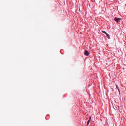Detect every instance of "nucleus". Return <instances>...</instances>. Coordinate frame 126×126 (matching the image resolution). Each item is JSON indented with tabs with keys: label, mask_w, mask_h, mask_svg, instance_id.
I'll return each mask as SVG.
<instances>
[{
	"label": "nucleus",
	"mask_w": 126,
	"mask_h": 126,
	"mask_svg": "<svg viewBox=\"0 0 126 126\" xmlns=\"http://www.w3.org/2000/svg\"><path fill=\"white\" fill-rule=\"evenodd\" d=\"M84 55L85 56H89V53L88 52V51L85 50Z\"/></svg>",
	"instance_id": "nucleus-1"
},
{
	"label": "nucleus",
	"mask_w": 126,
	"mask_h": 126,
	"mask_svg": "<svg viewBox=\"0 0 126 126\" xmlns=\"http://www.w3.org/2000/svg\"><path fill=\"white\" fill-rule=\"evenodd\" d=\"M120 20H122V19H121L120 18H116L115 19V21H116V22H119V21H120Z\"/></svg>",
	"instance_id": "nucleus-2"
},
{
	"label": "nucleus",
	"mask_w": 126,
	"mask_h": 126,
	"mask_svg": "<svg viewBox=\"0 0 126 126\" xmlns=\"http://www.w3.org/2000/svg\"><path fill=\"white\" fill-rule=\"evenodd\" d=\"M116 88L118 89L119 92V94H120V88H119V86H118V85H116Z\"/></svg>",
	"instance_id": "nucleus-3"
},
{
	"label": "nucleus",
	"mask_w": 126,
	"mask_h": 126,
	"mask_svg": "<svg viewBox=\"0 0 126 126\" xmlns=\"http://www.w3.org/2000/svg\"><path fill=\"white\" fill-rule=\"evenodd\" d=\"M106 37H107L108 39H110V35H109V34L108 33H106Z\"/></svg>",
	"instance_id": "nucleus-4"
},
{
	"label": "nucleus",
	"mask_w": 126,
	"mask_h": 126,
	"mask_svg": "<svg viewBox=\"0 0 126 126\" xmlns=\"http://www.w3.org/2000/svg\"><path fill=\"white\" fill-rule=\"evenodd\" d=\"M89 123H90V119H89L87 122V126H88V125H89Z\"/></svg>",
	"instance_id": "nucleus-5"
},
{
	"label": "nucleus",
	"mask_w": 126,
	"mask_h": 126,
	"mask_svg": "<svg viewBox=\"0 0 126 126\" xmlns=\"http://www.w3.org/2000/svg\"><path fill=\"white\" fill-rule=\"evenodd\" d=\"M102 33H104V34H106V33H107V32H106V31H102Z\"/></svg>",
	"instance_id": "nucleus-6"
},
{
	"label": "nucleus",
	"mask_w": 126,
	"mask_h": 126,
	"mask_svg": "<svg viewBox=\"0 0 126 126\" xmlns=\"http://www.w3.org/2000/svg\"><path fill=\"white\" fill-rule=\"evenodd\" d=\"M91 119V117H90V118H89L90 121Z\"/></svg>",
	"instance_id": "nucleus-7"
}]
</instances>
